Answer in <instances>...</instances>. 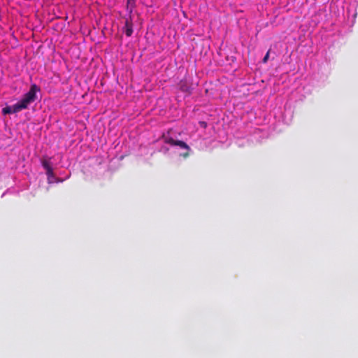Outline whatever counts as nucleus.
I'll use <instances>...</instances> for the list:
<instances>
[{"label":"nucleus","mask_w":358,"mask_h":358,"mask_svg":"<svg viewBox=\"0 0 358 358\" xmlns=\"http://www.w3.org/2000/svg\"><path fill=\"white\" fill-rule=\"evenodd\" d=\"M39 91L40 88L36 84H32L22 99L15 104L14 111H21L27 108L28 106L36 100V92Z\"/></svg>","instance_id":"1"},{"label":"nucleus","mask_w":358,"mask_h":358,"mask_svg":"<svg viewBox=\"0 0 358 358\" xmlns=\"http://www.w3.org/2000/svg\"><path fill=\"white\" fill-rule=\"evenodd\" d=\"M165 143L171 146H179L180 148L186 150L187 152L182 154V156L185 158L189 157L190 148L185 142L180 140H174L173 138L169 137L166 138Z\"/></svg>","instance_id":"2"},{"label":"nucleus","mask_w":358,"mask_h":358,"mask_svg":"<svg viewBox=\"0 0 358 358\" xmlns=\"http://www.w3.org/2000/svg\"><path fill=\"white\" fill-rule=\"evenodd\" d=\"M123 29L127 36L129 37L132 35L133 22L131 15L125 18V23Z\"/></svg>","instance_id":"3"},{"label":"nucleus","mask_w":358,"mask_h":358,"mask_svg":"<svg viewBox=\"0 0 358 358\" xmlns=\"http://www.w3.org/2000/svg\"><path fill=\"white\" fill-rule=\"evenodd\" d=\"M136 6V0H127V10L129 12V15H131L133 12L134 8Z\"/></svg>","instance_id":"4"},{"label":"nucleus","mask_w":358,"mask_h":358,"mask_svg":"<svg viewBox=\"0 0 358 358\" xmlns=\"http://www.w3.org/2000/svg\"><path fill=\"white\" fill-rule=\"evenodd\" d=\"M15 104L12 106H6L2 109V113L3 115L10 114V113H16L19 111H14Z\"/></svg>","instance_id":"5"},{"label":"nucleus","mask_w":358,"mask_h":358,"mask_svg":"<svg viewBox=\"0 0 358 358\" xmlns=\"http://www.w3.org/2000/svg\"><path fill=\"white\" fill-rule=\"evenodd\" d=\"M42 166L46 171L52 168L50 162L47 160L42 161Z\"/></svg>","instance_id":"6"},{"label":"nucleus","mask_w":358,"mask_h":358,"mask_svg":"<svg viewBox=\"0 0 358 358\" xmlns=\"http://www.w3.org/2000/svg\"><path fill=\"white\" fill-rule=\"evenodd\" d=\"M46 174L48 177H50V176H52L54 173H53V169L52 168H51L50 169H48L46 171Z\"/></svg>","instance_id":"7"},{"label":"nucleus","mask_w":358,"mask_h":358,"mask_svg":"<svg viewBox=\"0 0 358 358\" xmlns=\"http://www.w3.org/2000/svg\"><path fill=\"white\" fill-rule=\"evenodd\" d=\"M268 56H269V52H268L266 55L264 56V57L263 58V62H266L267 60H268Z\"/></svg>","instance_id":"8"},{"label":"nucleus","mask_w":358,"mask_h":358,"mask_svg":"<svg viewBox=\"0 0 358 358\" xmlns=\"http://www.w3.org/2000/svg\"><path fill=\"white\" fill-rule=\"evenodd\" d=\"M200 124L203 127H206V126H207V124H206V123L205 122H201Z\"/></svg>","instance_id":"9"}]
</instances>
